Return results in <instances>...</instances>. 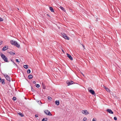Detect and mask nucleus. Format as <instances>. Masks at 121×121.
Returning a JSON list of instances; mask_svg holds the SVG:
<instances>
[{
    "label": "nucleus",
    "instance_id": "f257e3e1",
    "mask_svg": "<svg viewBox=\"0 0 121 121\" xmlns=\"http://www.w3.org/2000/svg\"><path fill=\"white\" fill-rule=\"evenodd\" d=\"M10 43L12 45H13L16 47L18 48L20 47V45L19 44H18L17 42L13 40H11L10 41Z\"/></svg>",
    "mask_w": 121,
    "mask_h": 121
},
{
    "label": "nucleus",
    "instance_id": "f03ea898",
    "mask_svg": "<svg viewBox=\"0 0 121 121\" xmlns=\"http://www.w3.org/2000/svg\"><path fill=\"white\" fill-rule=\"evenodd\" d=\"M1 57L5 62H8V58L7 57H6L5 55L3 54H1Z\"/></svg>",
    "mask_w": 121,
    "mask_h": 121
},
{
    "label": "nucleus",
    "instance_id": "7ed1b4c3",
    "mask_svg": "<svg viewBox=\"0 0 121 121\" xmlns=\"http://www.w3.org/2000/svg\"><path fill=\"white\" fill-rule=\"evenodd\" d=\"M3 74L7 81L9 82H10L11 79L9 76L7 74Z\"/></svg>",
    "mask_w": 121,
    "mask_h": 121
},
{
    "label": "nucleus",
    "instance_id": "20e7f679",
    "mask_svg": "<svg viewBox=\"0 0 121 121\" xmlns=\"http://www.w3.org/2000/svg\"><path fill=\"white\" fill-rule=\"evenodd\" d=\"M46 115L50 116H52V115L50 112L48 110H45L44 111Z\"/></svg>",
    "mask_w": 121,
    "mask_h": 121
},
{
    "label": "nucleus",
    "instance_id": "39448f33",
    "mask_svg": "<svg viewBox=\"0 0 121 121\" xmlns=\"http://www.w3.org/2000/svg\"><path fill=\"white\" fill-rule=\"evenodd\" d=\"M62 35L63 37L65 39L67 40H69V37L67 36L66 34L63 33H62Z\"/></svg>",
    "mask_w": 121,
    "mask_h": 121
},
{
    "label": "nucleus",
    "instance_id": "423d86ee",
    "mask_svg": "<svg viewBox=\"0 0 121 121\" xmlns=\"http://www.w3.org/2000/svg\"><path fill=\"white\" fill-rule=\"evenodd\" d=\"M82 113L86 115H87L89 114L88 112L86 110H82Z\"/></svg>",
    "mask_w": 121,
    "mask_h": 121
},
{
    "label": "nucleus",
    "instance_id": "0eeeda50",
    "mask_svg": "<svg viewBox=\"0 0 121 121\" xmlns=\"http://www.w3.org/2000/svg\"><path fill=\"white\" fill-rule=\"evenodd\" d=\"M73 81H68L66 82V83L68 84V86H69L73 84Z\"/></svg>",
    "mask_w": 121,
    "mask_h": 121
},
{
    "label": "nucleus",
    "instance_id": "6e6552de",
    "mask_svg": "<svg viewBox=\"0 0 121 121\" xmlns=\"http://www.w3.org/2000/svg\"><path fill=\"white\" fill-rule=\"evenodd\" d=\"M8 46H5L2 48V50L3 51H4L6 50H7L8 49Z\"/></svg>",
    "mask_w": 121,
    "mask_h": 121
},
{
    "label": "nucleus",
    "instance_id": "1a4fd4ad",
    "mask_svg": "<svg viewBox=\"0 0 121 121\" xmlns=\"http://www.w3.org/2000/svg\"><path fill=\"white\" fill-rule=\"evenodd\" d=\"M107 111L109 113L111 114H113V112L110 109H108L107 110Z\"/></svg>",
    "mask_w": 121,
    "mask_h": 121
},
{
    "label": "nucleus",
    "instance_id": "9d476101",
    "mask_svg": "<svg viewBox=\"0 0 121 121\" xmlns=\"http://www.w3.org/2000/svg\"><path fill=\"white\" fill-rule=\"evenodd\" d=\"M90 92L93 95H95V94L94 91L92 90H89Z\"/></svg>",
    "mask_w": 121,
    "mask_h": 121
},
{
    "label": "nucleus",
    "instance_id": "9b49d317",
    "mask_svg": "<svg viewBox=\"0 0 121 121\" xmlns=\"http://www.w3.org/2000/svg\"><path fill=\"white\" fill-rule=\"evenodd\" d=\"M67 55L68 57L71 60H73V58L71 55L68 53H67Z\"/></svg>",
    "mask_w": 121,
    "mask_h": 121
},
{
    "label": "nucleus",
    "instance_id": "f8f14e48",
    "mask_svg": "<svg viewBox=\"0 0 121 121\" xmlns=\"http://www.w3.org/2000/svg\"><path fill=\"white\" fill-rule=\"evenodd\" d=\"M104 87L108 92H110V89L107 88L106 86H104Z\"/></svg>",
    "mask_w": 121,
    "mask_h": 121
},
{
    "label": "nucleus",
    "instance_id": "ddd939ff",
    "mask_svg": "<svg viewBox=\"0 0 121 121\" xmlns=\"http://www.w3.org/2000/svg\"><path fill=\"white\" fill-rule=\"evenodd\" d=\"M28 77L29 79H31L33 78V76L32 75L30 74L28 76Z\"/></svg>",
    "mask_w": 121,
    "mask_h": 121
},
{
    "label": "nucleus",
    "instance_id": "4468645a",
    "mask_svg": "<svg viewBox=\"0 0 121 121\" xmlns=\"http://www.w3.org/2000/svg\"><path fill=\"white\" fill-rule=\"evenodd\" d=\"M55 103L57 105H58L59 104V100H56Z\"/></svg>",
    "mask_w": 121,
    "mask_h": 121
},
{
    "label": "nucleus",
    "instance_id": "2eb2a0df",
    "mask_svg": "<svg viewBox=\"0 0 121 121\" xmlns=\"http://www.w3.org/2000/svg\"><path fill=\"white\" fill-rule=\"evenodd\" d=\"M49 9L52 12H54L53 8L52 7H50Z\"/></svg>",
    "mask_w": 121,
    "mask_h": 121
},
{
    "label": "nucleus",
    "instance_id": "dca6fc26",
    "mask_svg": "<svg viewBox=\"0 0 121 121\" xmlns=\"http://www.w3.org/2000/svg\"><path fill=\"white\" fill-rule=\"evenodd\" d=\"M42 85L43 86V88L44 89H46V86H45L44 84L43 83H42Z\"/></svg>",
    "mask_w": 121,
    "mask_h": 121
},
{
    "label": "nucleus",
    "instance_id": "f3484780",
    "mask_svg": "<svg viewBox=\"0 0 121 121\" xmlns=\"http://www.w3.org/2000/svg\"><path fill=\"white\" fill-rule=\"evenodd\" d=\"M60 8L62 10H63L64 11H65V9L63 7L61 6H60Z\"/></svg>",
    "mask_w": 121,
    "mask_h": 121
},
{
    "label": "nucleus",
    "instance_id": "a211bd4d",
    "mask_svg": "<svg viewBox=\"0 0 121 121\" xmlns=\"http://www.w3.org/2000/svg\"><path fill=\"white\" fill-rule=\"evenodd\" d=\"M9 53H10L11 55H14L15 54V53H14L12 51L10 52H9Z\"/></svg>",
    "mask_w": 121,
    "mask_h": 121
},
{
    "label": "nucleus",
    "instance_id": "6ab92c4d",
    "mask_svg": "<svg viewBox=\"0 0 121 121\" xmlns=\"http://www.w3.org/2000/svg\"><path fill=\"white\" fill-rule=\"evenodd\" d=\"M47 120L48 118H44L42 120V121H47Z\"/></svg>",
    "mask_w": 121,
    "mask_h": 121
},
{
    "label": "nucleus",
    "instance_id": "aec40b11",
    "mask_svg": "<svg viewBox=\"0 0 121 121\" xmlns=\"http://www.w3.org/2000/svg\"><path fill=\"white\" fill-rule=\"evenodd\" d=\"M1 83L2 84H5L4 80V79H2L1 81Z\"/></svg>",
    "mask_w": 121,
    "mask_h": 121
},
{
    "label": "nucleus",
    "instance_id": "412c9836",
    "mask_svg": "<svg viewBox=\"0 0 121 121\" xmlns=\"http://www.w3.org/2000/svg\"><path fill=\"white\" fill-rule=\"evenodd\" d=\"M24 67L26 69L28 68V65H24Z\"/></svg>",
    "mask_w": 121,
    "mask_h": 121
},
{
    "label": "nucleus",
    "instance_id": "4be33fe9",
    "mask_svg": "<svg viewBox=\"0 0 121 121\" xmlns=\"http://www.w3.org/2000/svg\"><path fill=\"white\" fill-rule=\"evenodd\" d=\"M30 69H28L27 71V73H30Z\"/></svg>",
    "mask_w": 121,
    "mask_h": 121
},
{
    "label": "nucleus",
    "instance_id": "5701e85b",
    "mask_svg": "<svg viewBox=\"0 0 121 121\" xmlns=\"http://www.w3.org/2000/svg\"><path fill=\"white\" fill-rule=\"evenodd\" d=\"M11 61L14 64L16 65V66H17V65L16 64L15 62H14V61L12 60V59H11Z\"/></svg>",
    "mask_w": 121,
    "mask_h": 121
},
{
    "label": "nucleus",
    "instance_id": "b1692460",
    "mask_svg": "<svg viewBox=\"0 0 121 121\" xmlns=\"http://www.w3.org/2000/svg\"><path fill=\"white\" fill-rule=\"evenodd\" d=\"M19 114L22 117H23L24 116V115L21 113H19Z\"/></svg>",
    "mask_w": 121,
    "mask_h": 121
},
{
    "label": "nucleus",
    "instance_id": "393cba45",
    "mask_svg": "<svg viewBox=\"0 0 121 121\" xmlns=\"http://www.w3.org/2000/svg\"><path fill=\"white\" fill-rule=\"evenodd\" d=\"M87 120V119L86 117H84L83 119V120L84 121H86Z\"/></svg>",
    "mask_w": 121,
    "mask_h": 121
},
{
    "label": "nucleus",
    "instance_id": "a878e982",
    "mask_svg": "<svg viewBox=\"0 0 121 121\" xmlns=\"http://www.w3.org/2000/svg\"><path fill=\"white\" fill-rule=\"evenodd\" d=\"M36 86L37 88H39L40 86L39 84H36Z\"/></svg>",
    "mask_w": 121,
    "mask_h": 121
},
{
    "label": "nucleus",
    "instance_id": "bb28decb",
    "mask_svg": "<svg viewBox=\"0 0 121 121\" xmlns=\"http://www.w3.org/2000/svg\"><path fill=\"white\" fill-rule=\"evenodd\" d=\"M13 100H14L15 101L16 100V97H13Z\"/></svg>",
    "mask_w": 121,
    "mask_h": 121
},
{
    "label": "nucleus",
    "instance_id": "cd10ccee",
    "mask_svg": "<svg viewBox=\"0 0 121 121\" xmlns=\"http://www.w3.org/2000/svg\"><path fill=\"white\" fill-rule=\"evenodd\" d=\"M16 61L17 62H18V63L20 61H19L18 59H16Z\"/></svg>",
    "mask_w": 121,
    "mask_h": 121
},
{
    "label": "nucleus",
    "instance_id": "c85d7f7f",
    "mask_svg": "<svg viewBox=\"0 0 121 121\" xmlns=\"http://www.w3.org/2000/svg\"><path fill=\"white\" fill-rule=\"evenodd\" d=\"M114 119L115 120H117V118L116 117H114Z\"/></svg>",
    "mask_w": 121,
    "mask_h": 121
},
{
    "label": "nucleus",
    "instance_id": "c756f323",
    "mask_svg": "<svg viewBox=\"0 0 121 121\" xmlns=\"http://www.w3.org/2000/svg\"><path fill=\"white\" fill-rule=\"evenodd\" d=\"M3 21V19H2V18H1L0 17V22L2 21Z\"/></svg>",
    "mask_w": 121,
    "mask_h": 121
},
{
    "label": "nucleus",
    "instance_id": "7c9ffc66",
    "mask_svg": "<svg viewBox=\"0 0 121 121\" xmlns=\"http://www.w3.org/2000/svg\"><path fill=\"white\" fill-rule=\"evenodd\" d=\"M96 119L95 118H93L92 121H96Z\"/></svg>",
    "mask_w": 121,
    "mask_h": 121
},
{
    "label": "nucleus",
    "instance_id": "2f4dec72",
    "mask_svg": "<svg viewBox=\"0 0 121 121\" xmlns=\"http://www.w3.org/2000/svg\"><path fill=\"white\" fill-rule=\"evenodd\" d=\"M3 42L2 41H0V45L3 43Z\"/></svg>",
    "mask_w": 121,
    "mask_h": 121
},
{
    "label": "nucleus",
    "instance_id": "473e14b6",
    "mask_svg": "<svg viewBox=\"0 0 121 121\" xmlns=\"http://www.w3.org/2000/svg\"><path fill=\"white\" fill-rule=\"evenodd\" d=\"M2 79L0 77V82H1V81H2Z\"/></svg>",
    "mask_w": 121,
    "mask_h": 121
},
{
    "label": "nucleus",
    "instance_id": "72a5a7b5",
    "mask_svg": "<svg viewBox=\"0 0 121 121\" xmlns=\"http://www.w3.org/2000/svg\"><path fill=\"white\" fill-rule=\"evenodd\" d=\"M33 83L34 84H35L36 83V82L35 81H34L33 82Z\"/></svg>",
    "mask_w": 121,
    "mask_h": 121
},
{
    "label": "nucleus",
    "instance_id": "f704fd0d",
    "mask_svg": "<svg viewBox=\"0 0 121 121\" xmlns=\"http://www.w3.org/2000/svg\"><path fill=\"white\" fill-rule=\"evenodd\" d=\"M48 99H51V98L50 97H48Z\"/></svg>",
    "mask_w": 121,
    "mask_h": 121
},
{
    "label": "nucleus",
    "instance_id": "c9c22d12",
    "mask_svg": "<svg viewBox=\"0 0 121 121\" xmlns=\"http://www.w3.org/2000/svg\"><path fill=\"white\" fill-rule=\"evenodd\" d=\"M62 52L63 53H64L65 52L63 50V49H62Z\"/></svg>",
    "mask_w": 121,
    "mask_h": 121
},
{
    "label": "nucleus",
    "instance_id": "e433bc0d",
    "mask_svg": "<svg viewBox=\"0 0 121 121\" xmlns=\"http://www.w3.org/2000/svg\"><path fill=\"white\" fill-rule=\"evenodd\" d=\"M35 117H38L37 115H35Z\"/></svg>",
    "mask_w": 121,
    "mask_h": 121
},
{
    "label": "nucleus",
    "instance_id": "4c0bfd02",
    "mask_svg": "<svg viewBox=\"0 0 121 121\" xmlns=\"http://www.w3.org/2000/svg\"><path fill=\"white\" fill-rule=\"evenodd\" d=\"M82 46L83 47V48H85V46H84V45H83L82 44Z\"/></svg>",
    "mask_w": 121,
    "mask_h": 121
},
{
    "label": "nucleus",
    "instance_id": "58836bf2",
    "mask_svg": "<svg viewBox=\"0 0 121 121\" xmlns=\"http://www.w3.org/2000/svg\"><path fill=\"white\" fill-rule=\"evenodd\" d=\"M40 102L41 104H42V103H41V101H40Z\"/></svg>",
    "mask_w": 121,
    "mask_h": 121
},
{
    "label": "nucleus",
    "instance_id": "ea45409f",
    "mask_svg": "<svg viewBox=\"0 0 121 121\" xmlns=\"http://www.w3.org/2000/svg\"><path fill=\"white\" fill-rule=\"evenodd\" d=\"M47 112V113H48V112Z\"/></svg>",
    "mask_w": 121,
    "mask_h": 121
},
{
    "label": "nucleus",
    "instance_id": "a19ab883",
    "mask_svg": "<svg viewBox=\"0 0 121 121\" xmlns=\"http://www.w3.org/2000/svg\"><path fill=\"white\" fill-rule=\"evenodd\" d=\"M83 76H84V75L83 74Z\"/></svg>",
    "mask_w": 121,
    "mask_h": 121
}]
</instances>
